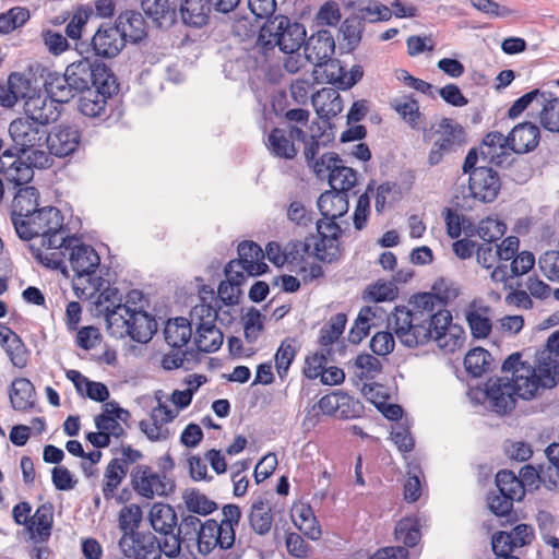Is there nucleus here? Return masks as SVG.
Here are the masks:
<instances>
[{"label":"nucleus","mask_w":559,"mask_h":559,"mask_svg":"<svg viewBox=\"0 0 559 559\" xmlns=\"http://www.w3.org/2000/svg\"><path fill=\"white\" fill-rule=\"evenodd\" d=\"M336 219H319L317 222V236L313 235V255L326 263H332L338 259L340 242L342 235L341 226Z\"/></svg>","instance_id":"10"},{"label":"nucleus","mask_w":559,"mask_h":559,"mask_svg":"<svg viewBox=\"0 0 559 559\" xmlns=\"http://www.w3.org/2000/svg\"><path fill=\"white\" fill-rule=\"evenodd\" d=\"M81 133L75 126L59 124L47 131L46 145L49 154L64 157L72 154L79 146Z\"/></svg>","instance_id":"18"},{"label":"nucleus","mask_w":559,"mask_h":559,"mask_svg":"<svg viewBox=\"0 0 559 559\" xmlns=\"http://www.w3.org/2000/svg\"><path fill=\"white\" fill-rule=\"evenodd\" d=\"M558 356L559 329L549 335L546 349L538 359L539 370L546 373L550 382L547 384L536 374L533 366L521 360V353L509 355L502 362L501 371L503 373L511 372L512 378H490L486 383L485 395L491 409L499 415H507L514 409L518 399L530 401L542 394L547 388H551L555 384V379L550 377L551 364L557 362Z\"/></svg>","instance_id":"1"},{"label":"nucleus","mask_w":559,"mask_h":559,"mask_svg":"<svg viewBox=\"0 0 559 559\" xmlns=\"http://www.w3.org/2000/svg\"><path fill=\"white\" fill-rule=\"evenodd\" d=\"M152 528L158 534H170L177 527L178 515L168 503L156 502L148 512Z\"/></svg>","instance_id":"26"},{"label":"nucleus","mask_w":559,"mask_h":559,"mask_svg":"<svg viewBox=\"0 0 559 559\" xmlns=\"http://www.w3.org/2000/svg\"><path fill=\"white\" fill-rule=\"evenodd\" d=\"M294 343V338H285L275 353V367L281 379L287 376L288 369L296 357L297 349Z\"/></svg>","instance_id":"53"},{"label":"nucleus","mask_w":559,"mask_h":559,"mask_svg":"<svg viewBox=\"0 0 559 559\" xmlns=\"http://www.w3.org/2000/svg\"><path fill=\"white\" fill-rule=\"evenodd\" d=\"M449 295L443 296L433 293H421L414 296L413 309L415 314H423L425 318L437 316L443 312Z\"/></svg>","instance_id":"38"},{"label":"nucleus","mask_w":559,"mask_h":559,"mask_svg":"<svg viewBox=\"0 0 559 559\" xmlns=\"http://www.w3.org/2000/svg\"><path fill=\"white\" fill-rule=\"evenodd\" d=\"M415 317L417 320L413 322L408 337L403 340L404 346L414 348L427 344L431 340L440 342L447 337L448 326L452 323V314L449 310L429 318H425L423 314H415Z\"/></svg>","instance_id":"7"},{"label":"nucleus","mask_w":559,"mask_h":559,"mask_svg":"<svg viewBox=\"0 0 559 559\" xmlns=\"http://www.w3.org/2000/svg\"><path fill=\"white\" fill-rule=\"evenodd\" d=\"M539 122L544 129L559 132V98L554 97L550 92H547V97L543 99Z\"/></svg>","instance_id":"51"},{"label":"nucleus","mask_w":559,"mask_h":559,"mask_svg":"<svg viewBox=\"0 0 559 559\" xmlns=\"http://www.w3.org/2000/svg\"><path fill=\"white\" fill-rule=\"evenodd\" d=\"M39 192L35 187L20 188L12 201L11 221L24 222L38 209Z\"/></svg>","instance_id":"24"},{"label":"nucleus","mask_w":559,"mask_h":559,"mask_svg":"<svg viewBox=\"0 0 559 559\" xmlns=\"http://www.w3.org/2000/svg\"><path fill=\"white\" fill-rule=\"evenodd\" d=\"M104 314L107 322V328L110 331V334L117 335V332L114 326L122 329V321H128L129 314L131 313V307L123 304H117L114 307L107 306L104 308Z\"/></svg>","instance_id":"63"},{"label":"nucleus","mask_w":559,"mask_h":559,"mask_svg":"<svg viewBox=\"0 0 559 559\" xmlns=\"http://www.w3.org/2000/svg\"><path fill=\"white\" fill-rule=\"evenodd\" d=\"M416 317L414 311L407 309L406 307H395V312L393 313L394 321V333L403 344V340L407 336L408 332L412 328L414 321H416Z\"/></svg>","instance_id":"59"},{"label":"nucleus","mask_w":559,"mask_h":559,"mask_svg":"<svg viewBox=\"0 0 559 559\" xmlns=\"http://www.w3.org/2000/svg\"><path fill=\"white\" fill-rule=\"evenodd\" d=\"M95 95L96 93L92 90L82 94L79 99L80 112L90 118H107L106 106L107 99L110 98V96L97 94L98 97H95Z\"/></svg>","instance_id":"45"},{"label":"nucleus","mask_w":559,"mask_h":559,"mask_svg":"<svg viewBox=\"0 0 559 559\" xmlns=\"http://www.w3.org/2000/svg\"><path fill=\"white\" fill-rule=\"evenodd\" d=\"M128 474V467L120 459H112L105 469V481L103 484V496L109 501L115 497V491Z\"/></svg>","instance_id":"41"},{"label":"nucleus","mask_w":559,"mask_h":559,"mask_svg":"<svg viewBox=\"0 0 559 559\" xmlns=\"http://www.w3.org/2000/svg\"><path fill=\"white\" fill-rule=\"evenodd\" d=\"M348 403H352L354 409L342 411V418L348 419L359 417L364 412V406L359 401L354 400V397L346 393L333 392L331 394L323 395L318 403L311 406L305 417V424L307 421H310L312 425L317 424L319 420V413L328 416H334L338 413L340 407H343Z\"/></svg>","instance_id":"11"},{"label":"nucleus","mask_w":559,"mask_h":559,"mask_svg":"<svg viewBox=\"0 0 559 559\" xmlns=\"http://www.w3.org/2000/svg\"><path fill=\"white\" fill-rule=\"evenodd\" d=\"M496 489L499 492L512 498L514 501H521L524 498V488L518 476L510 469H502L496 474Z\"/></svg>","instance_id":"50"},{"label":"nucleus","mask_w":559,"mask_h":559,"mask_svg":"<svg viewBox=\"0 0 559 559\" xmlns=\"http://www.w3.org/2000/svg\"><path fill=\"white\" fill-rule=\"evenodd\" d=\"M91 88L96 94L112 96L118 91V84L115 74L110 68L103 62H92ZM95 97H98L95 95Z\"/></svg>","instance_id":"32"},{"label":"nucleus","mask_w":559,"mask_h":559,"mask_svg":"<svg viewBox=\"0 0 559 559\" xmlns=\"http://www.w3.org/2000/svg\"><path fill=\"white\" fill-rule=\"evenodd\" d=\"M57 105L59 104L50 97H29L25 102V117L46 128L59 117Z\"/></svg>","instance_id":"23"},{"label":"nucleus","mask_w":559,"mask_h":559,"mask_svg":"<svg viewBox=\"0 0 559 559\" xmlns=\"http://www.w3.org/2000/svg\"><path fill=\"white\" fill-rule=\"evenodd\" d=\"M226 276L218 285L217 294L221 300L226 306H235L239 304V298L242 295L241 286L246 283L245 274L240 271L228 272V267H224Z\"/></svg>","instance_id":"34"},{"label":"nucleus","mask_w":559,"mask_h":559,"mask_svg":"<svg viewBox=\"0 0 559 559\" xmlns=\"http://www.w3.org/2000/svg\"><path fill=\"white\" fill-rule=\"evenodd\" d=\"M35 386L27 378H15L9 390L10 403L15 411H28L34 404Z\"/></svg>","instance_id":"30"},{"label":"nucleus","mask_w":559,"mask_h":559,"mask_svg":"<svg viewBox=\"0 0 559 559\" xmlns=\"http://www.w3.org/2000/svg\"><path fill=\"white\" fill-rule=\"evenodd\" d=\"M492 362L491 354L483 347L472 348L464 358L465 370L473 378L481 377L485 372L490 371Z\"/></svg>","instance_id":"43"},{"label":"nucleus","mask_w":559,"mask_h":559,"mask_svg":"<svg viewBox=\"0 0 559 559\" xmlns=\"http://www.w3.org/2000/svg\"><path fill=\"white\" fill-rule=\"evenodd\" d=\"M510 148L508 135L504 136L499 131L488 132L479 146L480 157L487 164H493L497 167H504V163L510 158Z\"/></svg>","instance_id":"20"},{"label":"nucleus","mask_w":559,"mask_h":559,"mask_svg":"<svg viewBox=\"0 0 559 559\" xmlns=\"http://www.w3.org/2000/svg\"><path fill=\"white\" fill-rule=\"evenodd\" d=\"M141 8L152 21L158 26H170L176 22V7H171L168 0H140Z\"/></svg>","instance_id":"31"},{"label":"nucleus","mask_w":559,"mask_h":559,"mask_svg":"<svg viewBox=\"0 0 559 559\" xmlns=\"http://www.w3.org/2000/svg\"><path fill=\"white\" fill-rule=\"evenodd\" d=\"M130 483L141 498L152 500L155 497H168L176 489V481L168 475H160L148 465H135L130 473Z\"/></svg>","instance_id":"6"},{"label":"nucleus","mask_w":559,"mask_h":559,"mask_svg":"<svg viewBox=\"0 0 559 559\" xmlns=\"http://www.w3.org/2000/svg\"><path fill=\"white\" fill-rule=\"evenodd\" d=\"M543 274L552 282H559V251L544 252L538 260Z\"/></svg>","instance_id":"64"},{"label":"nucleus","mask_w":559,"mask_h":559,"mask_svg":"<svg viewBox=\"0 0 559 559\" xmlns=\"http://www.w3.org/2000/svg\"><path fill=\"white\" fill-rule=\"evenodd\" d=\"M57 249L61 251L44 255L40 249H37L33 253L43 265L51 270H59L68 276L67 265L60 257L68 251L71 269L79 278L93 274L100 263L96 250L92 246L81 242L74 236L60 237Z\"/></svg>","instance_id":"2"},{"label":"nucleus","mask_w":559,"mask_h":559,"mask_svg":"<svg viewBox=\"0 0 559 559\" xmlns=\"http://www.w3.org/2000/svg\"><path fill=\"white\" fill-rule=\"evenodd\" d=\"M365 26L359 22V17L354 16L352 13L342 22L340 26V34L342 40L345 43L346 51H354L362 38Z\"/></svg>","instance_id":"49"},{"label":"nucleus","mask_w":559,"mask_h":559,"mask_svg":"<svg viewBox=\"0 0 559 559\" xmlns=\"http://www.w3.org/2000/svg\"><path fill=\"white\" fill-rule=\"evenodd\" d=\"M364 75L361 66L355 64L350 68L349 73H346L340 60L331 63V71L326 72L324 78L325 82L335 85L340 90H349L358 83Z\"/></svg>","instance_id":"33"},{"label":"nucleus","mask_w":559,"mask_h":559,"mask_svg":"<svg viewBox=\"0 0 559 559\" xmlns=\"http://www.w3.org/2000/svg\"><path fill=\"white\" fill-rule=\"evenodd\" d=\"M115 27L119 28L124 41L138 44L146 38L147 27L143 15L134 10L121 12L115 20Z\"/></svg>","instance_id":"21"},{"label":"nucleus","mask_w":559,"mask_h":559,"mask_svg":"<svg viewBox=\"0 0 559 559\" xmlns=\"http://www.w3.org/2000/svg\"><path fill=\"white\" fill-rule=\"evenodd\" d=\"M9 134L20 153L46 144L47 128L35 123L27 117L16 118L9 126Z\"/></svg>","instance_id":"13"},{"label":"nucleus","mask_w":559,"mask_h":559,"mask_svg":"<svg viewBox=\"0 0 559 559\" xmlns=\"http://www.w3.org/2000/svg\"><path fill=\"white\" fill-rule=\"evenodd\" d=\"M223 519L218 522L219 527L223 530L224 537L237 540L236 527L241 520V509L234 503L225 504L222 508Z\"/></svg>","instance_id":"56"},{"label":"nucleus","mask_w":559,"mask_h":559,"mask_svg":"<svg viewBox=\"0 0 559 559\" xmlns=\"http://www.w3.org/2000/svg\"><path fill=\"white\" fill-rule=\"evenodd\" d=\"M237 252L238 258L230 260L226 264L229 273L240 271L241 274H245V269H242V266L251 264L254 260L264 259L262 248L254 241L245 240L240 242L238 245Z\"/></svg>","instance_id":"40"},{"label":"nucleus","mask_w":559,"mask_h":559,"mask_svg":"<svg viewBox=\"0 0 559 559\" xmlns=\"http://www.w3.org/2000/svg\"><path fill=\"white\" fill-rule=\"evenodd\" d=\"M64 230L63 216L59 209L45 206L37 209L24 222H15V231L20 239L31 240L41 237V245L48 249H57L59 236Z\"/></svg>","instance_id":"3"},{"label":"nucleus","mask_w":559,"mask_h":559,"mask_svg":"<svg viewBox=\"0 0 559 559\" xmlns=\"http://www.w3.org/2000/svg\"><path fill=\"white\" fill-rule=\"evenodd\" d=\"M510 150L515 154L533 151L539 143V128L528 121L516 124L508 134Z\"/></svg>","instance_id":"22"},{"label":"nucleus","mask_w":559,"mask_h":559,"mask_svg":"<svg viewBox=\"0 0 559 559\" xmlns=\"http://www.w3.org/2000/svg\"><path fill=\"white\" fill-rule=\"evenodd\" d=\"M3 349L14 367L20 369L26 367L29 359V350L20 335L14 334V337L11 338V342Z\"/></svg>","instance_id":"58"},{"label":"nucleus","mask_w":559,"mask_h":559,"mask_svg":"<svg viewBox=\"0 0 559 559\" xmlns=\"http://www.w3.org/2000/svg\"><path fill=\"white\" fill-rule=\"evenodd\" d=\"M31 520L34 521L31 538L35 543L48 542L53 525V506L50 502L39 506Z\"/></svg>","instance_id":"35"},{"label":"nucleus","mask_w":559,"mask_h":559,"mask_svg":"<svg viewBox=\"0 0 559 559\" xmlns=\"http://www.w3.org/2000/svg\"><path fill=\"white\" fill-rule=\"evenodd\" d=\"M313 171L318 177L328 175L332 190L347 193L357 183V171L343 165V160L335 152L324 153L313 164Z\"/></svg>","instance_id":"9"},{"label":"nucleus","mask_w":559,"mask_h":559,"mask_svg":"<svg viewBox=\"0 0 559 559\" xmlns=\"http://www.w3.org/2000/svg\"><path fill=\"white\" fill-rule=\"evenodd\" d=\"M421 523L420 519L417 516H405L401 519L394 530V536L397 542L404 544L403 547H414L416 546L420 538Z\"/></svg>","instance_id":"42"},{"label":"nucleus","mask_w":559,"mask_h":559,"mask_svg":"<svg viewBox=\"0 0 559 559\" xmlns=\"http://www.w3.org/2000/svg\"><path fill=\"white\" fill-rule=\"evenodd\" d=\"M182 500L187 512L194 515L206 516L217 509V503L209 499L198 489H186L182 493Z\"/></svg>","instance_id":"44"},{"label":"nucleus","mask_w":559,"mask_h":559,"mask_svg":"<svg viewBox=\"0 0 559 559\" xmlns=\"http://www.w3.org/2000/svg\"><path fill=\"white\" fill-rule=\"evenodd\" d=\"M162 535L163 538L158 539V559H162L163 555L169 559L179 557L181 552V545L186 543V540L182 538V535L175 533V531H173L170 534Z\"/></svg>","instance_id":"60"},{"label":"nucleus","mask_w":559,"mask_h":559,"mask_svg":"<svg viewBox=\"0 0 559 559\" xmlns=\"http://www.w3.org/2000/svg\"><path fill=\"white\" fill-rule=\"evenodd\" d=\"M250 527L260 536L266 535L272 527V508L266 499L258 497L251 504L248 515Z\"/></svg>","instance_id":"29"},{"label":"nucleus","mask_w":559,"mask_h":559,"mask_svg":"<svg viewBox=\"0 0 559 559\" xmlns=\"http://www.w3.org/2000/svg\"><path fill=\"white\" fill-rule=\"evenodd\" d=\"M191 334V323L183 317L168 320L164 328L165 341L173 348H181L187 345Z\"/></svg>","instance_id":"36"},{"label":"nucleus","mask_w":559,"mask_h":559,"mask_svg":"<svg viewBox=\"0 0 559 559\" xmlns=\"http://www.w3.org/2000/svg\"><path fill=\"white\" fill-rule=\"evenodd\" d=\"M193 542L197 543L199 552L204 556L218 549L217 559H241L250 547V539L245 534H240L237 540L225 539L223 530L214 519L203 522Z\"/></svg>","instance_id":"5"},{"label":"nucleus","mask_w":559,"mask_h":559,"mask_svg":"<svg viewBox=\"0 0 559 559\" xmlns=\"http://www.w3.org/2000/svg\"><path fill=\"white\" fill-rule=\"evenodd\" d=\"M502 168L508 171L506 176L516 183L526 182L533 171L531 164L525 158L515 157L512 154Z\"/></svg>","instance_id":"55"},{"label":"nucleus","mask_w":559,"mask_h":559,"mask_svg":"<svg viewBox=\"0 0 559 559\" xmlns=\"http://www.w3.org/2000/svg\"><path fill=\"white\" fill-rule=\"evenodd\" d=\"M304 51L306 59L316 68H324L323 75L331 71V63L336 59L332 56L335 51V40L328 29H319L307 39L305 38Z\"/></svg>","instance_id":"12"},{"label":"nucleus","mask_w":559,"mask_h":559,"mask_svg":"<svg viewBox=\"0 0 559 559\" xmlns=\"http://www.w3.org/2000/svg\"><path fill=\"white\" fill-rule=\"evenodd\" d=\"M352 14L359 17V22L365 25L366 22L376 23L380 21H389L392 17V10L386 5L376 2H359L353 4Z\"/></svg>","instance_id":"39"},{"label":"nucleus","mask_w":559,"mask_h":559,"mask_svg":"<svg viewBox=\"0 0 559 559\" xmlns=\"http://www.w3.org/2000/svg\"><path fill=\"white\" fill-rule=\"evenodd\" d=\"M317 204L324 219H337L348 212V194L331 189L321 193Z\"/></svg>","instance_id":"25"},{"label":"nucleus","mask_w":559,"mask_h":559,"mask_svg":"<svg viewBox=\"0 0 559 559\" xmlns=\"http://www.w3.org/2000/svg\"><path fill=\"white\" fill-rule=\"evenodd\" d=\"M432 135H438L437 141L456 152L465 143L464 128L450 118H442L437 127L424 129V140L429 141Z\"/></svg>","instance_id":"19"},{"label":"nucleus","mask_w":559,"mask_h":559,"mask_svg":"<svg viewBox=\"0 0 559 559\" xmlns=\"http://www.w3.org/2000/svg\"><path fill=\"white\" fill-rule=\"evenodd\" d=\"M92 61L88 58H82L79 61L72 62L64 70V74L70 81V86L76 95L92 90Z\"/></svg>","instance_id":"27"},{"label":"nucleus","mask_w":559,"mask_h":559,"mask_svg":"<svg viewBox=\"0 0 559 559\" xmlns=\"http://www.w3.org/2000/svg\"><path fill=\"white\" fill-rule=\"evenodd\" d=\"M347 317L345 313H336L320 330L319 342L322 346L332 345L343 334Z\"/></svg>","instance_id":"54"},{"label":"nucleus","mask_w":559,"mask_h":559,"mask_svg":"<svg viewBox=\"0 0 559 559\" xmlns=\"http://www.w3.org/2000/svg\"><path fill=\"white\" fill-rule=\"evenodd\" d=\"M118 545L128 559H158V538L152 532L121 535Z\"/></svg>","instance_id":"16"},{"label":"nucleus","mask_w":559,"mask_h":559,"mask_svg":"<svg viewBox=\"0 0 559 559\" xmlns=\"http://www.w3.org/2000/svg\"><path fill=\"white\" fill-rule=\"evenodd\" d=\"M122 331L119 336H130L134 342L148 343L157 330L155 319L143 309L131 308L128 321H122Z\"/></svg>","instance_id":"17"},{"label":"nucleus","mask_w":559,"mask_h":559,"mask_svg":"<svg viewBox=\"0 0 559 559\" xmlns=\"http://www.w3.org/2000/svg\"><path fill=\"white\" fill-rule=\"evenodd\" d=\"M178 510L180 512L181 521L177 522V533L182 535L183 540L193 542L197 535L199 534V527L203 525V522L194 515L188 512L185 513L182 508L178 506Z\"/></svg>","instance_id":"62"},{"label":"nucleus","mask_w":559,"mask_h":559,"mask_svg":"<svg viewBox=\"0 0 559 559\" xmlns=\"http://www.w3.org/2000/svg\"><path fill=\"white\" fill-rule=\"evenodd\" d=\"M267 148L280 158L293 159L297 154L294 142L287 138L285 130L281 128H274L269 134Z\"/></svg>","instance_id":"47"},{"label":"nucleus","mask_w":559,"mask_h":559,"mask_svg":"<svg viewBox=\"0 0 559 559\" xmlns=\"http://www.w3.org/2000/svg\"><path fill=\"white\" fill-rule=\"evenodd\" d=\"M306 36L301 23L280 14L260 28L258 44L266 50L277 46L285 53H294L304 45Z\"/></svg>","instance_id":"4"},{"label":"nucleus","mask_w":559,"mask_h":559,"mask_svg":"<svg viewBox=\"0 0 559 559\" xmlns=\"http://www.w3.org/2000/svg\"><path fill=\"white\" fill-rule=\"evenodd\" d=\"M392 106L412 129H426L424 115L419 111V104L412 95L405 97L404 100H394Z\"/></svg>","instance_id":"46"},{"label":"nucleus","mask_w":559,"mask_h":559,"mask_svg":"<svg viewBox=\"0 0 559 559\" xmlns=\"http://www.w3.org/2000/svg\"><path fill=\"white\" fill-rule=\"evenodd\" d=\"M217 311L211 305H199L191 311L192 321L198 318L194 343L202 353H214L223 344V333L215 325Z\"/></svg>","instance_id":"8"},{"label":"nucleus","mask_w":559,"mask_h":559,"mask_svg":"<svg viewBox=\"0 0 559 559\" xmlns=\"http://www.w3.org/2000/svg\"><path fill=\"white\" fill-rule=\"evenodd\" d=\"M514 500L498 489L491 490L487 496L488 509L498 518H504L507 523H514L516 515L513 512Z\"/></svg>","instance_id":"48"},{"label":"nucleus","mask_w":559,"mask_h":559,"mask_svg":"<svg viewBox=\"0 0 559 559\" xmlns=\"http://www.w3.org/2000/svg\"><path fill=\"white\" fill-rule=\"evenodd\" d=\"M0 173L3 175L4 180L8 183H12L14 188L27 185L34 177V170L29 165H26L22 157L15 158L9 165L2 159Z\"/></svg>","instance_id":"37"},{"label":"nucleus","mask_w":559,"mask_h":559,"mask_svg":"<svg viewBox=\"0 0 559 559\" xmlns=\"http://www.w3.org/2000/svg\"><path fill=\"white\" fill-rule=\"evenodd\" d=\"M506 229L504 223L491 217H486L479 222L476 233L484 242L488 243L499 240L504 235Z\"/></svg>","instance_id":"57"},{"label":"nucleus","mask_w":559,"mask_h":559,"mask_svg":"<svg viewBox=\"0 0 559 559\" xmlns=\"http://www.w3.org/2000/svg\"><path fill=\"white\" fill-rule=\"evenodd\" d=\"M143 519L142 509L139 504L132 503L123 507L119 512V528L122 535L139 533V527Z\"/></svg>","instance_id":"52"},{"label":"nucleus","mask_w":559,"mask_h":559,"mask_svg":"<svg viewBox=\"0 0 559 559\" xmlns=\"http://www.w3.org/2000/svg\"><path fill=\"white\" fill-rule=\"evenodd\" d=\"M500 189V177L498 173L489 166H478V168L468 176L469 195L479 202H493Z\"/></svg>","instance_id":"14"},{"label":"nucleus","mask_w":559,"mask_h":559,"mask_svg":"<svg viewBox=\"0 0 559 559\" xmlns=\"http://www.w3.org/2000/svg\"><path fill=\"white\" fill-rule=\"evenodd\" d=\"M124 46V37L119 28L114 24L103 23L91 38L86 51L92 50L97 57L110 59L118 56Z\"/></svg>","instance_id":"15"},{"label":"nucleus","mask_w":559,"mask_h":559,"mask_svg":"<svg viewBox=\"0 0 559 559\" xmlns=\"http://www.w3.org/2000/svg\"><path fill=\"white\" fill-rule=\"evenodd\" d=\"M45 91L51 99L58 104H67L76 96L70 86V81L64 72L49 71L44 81Z\"/></svg>","instance_id":"28"},{"label":"nucleus","mask_w":559,"mask_h":559,"mask_svg":"<svg viewBox=\"0 0 559 559\" xmlns=\"http://www.w3.org/2000/svg\"><path fill=\"white\" fill-rule=\"evenodd\" d=\"M544 97H547V92H543L538 88L532 90L528 93L519 97L508 110V117L510 119L518 118L531 104L542 106Z\"/></svg>","instance_id":"61"}]
</instances>
